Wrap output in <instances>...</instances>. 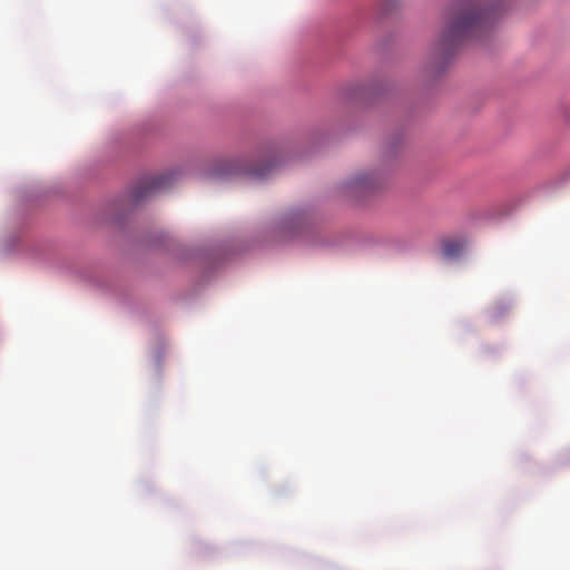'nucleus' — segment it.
Returning <instances> with one entry per match:
<instances>
[{"label": "nucleus", "mask_w": 570, "mask_h": 570, "mask_svg": "<svg viewBox=\"0 0 570 570\" xmlns=\"http://www.w3.org/2000/svg\"><path fill=\"white\" fill-rule=\"evenodd\" d=\"M377 183L375 177L372 174H360L353 177L347 184L346 187L350 190H368L371 188L376 187Z\"/></svg>", "instance_id": "obj_3"}, {"label": "nucleus", "mask_w": 570, "mask_h": 570, "mask_svg": "<svg viewBox=\"0 0 570 570\" xmlns=\"http://www.w3.org/2000/svg\"><path fill=\"white\" fill-rule=\"evenodd\" d=\"M464 245L461 239H446L442 243V254L444 257L455 258L463 252Z\"/></svg>", "instance_id": "obj_4"}, {"label": "nucleus", "mask_w": 570, "mask_h": 570, "mask_svg": "<svg viewBox=\"0 0 570 570\" xmlns=\"http://www.w3.org/2000/svg\"><path fill=\"white\" fill-rule=\"evenodd\" d=\"M235 171H244V173H248L252 177L254 178H265L267 176V171H268V168L267 167H264V168H255V169H244V168H235L234 169Z\"/></svg>", "instance_id": "obj_5"}, {"label": "nucleus", "mask_w": 570, "mask_h": 570, "mask_svg": "<svg viewBox=\"0 0 570 570\" xmlns=\"http://www.w3.org/2000/svg\"><path fill=\"white\" fill-rule=\"evenodd\" d=\"M169 175L156 176L139 183L132 190V200L138 203L154 191L167 188L170 185Z\"/></svg>", "instance_id": "obj_2"}, {"label": "nucleus", "mask_w": 570, "mask_h": 570, "mask_svg": "<svg viewBox=\"0 0 570 570\" xmlns=\"http://www.w3.org/2000/svg\"><path fill=\"white\" fill-rule=\"evenodd\" d=\"M497 8H480L478 0H458L452 9L450 23L444 31L440 50L452 53L463 41L485 31L497 17Z\"/></svg>", "instance_id": "obj_1"}]
</instances>
